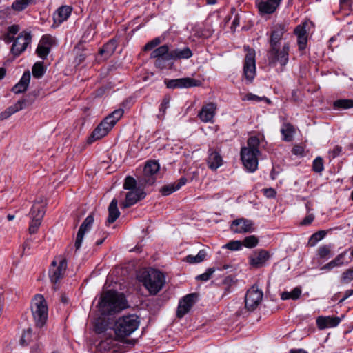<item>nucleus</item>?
Returning <instances> with one entry per match:
<instances>
[{
    "mask_svg": "<svg viewBox=\"0 0 353 353\" xmlns=\"http://www.w3.org/2000/svg\"><path fill=\"white\" fill-rule=\"evenodd\" d=\"M287 31L288 28L285 23H276L267 33L270 37V48L267 53L268 64L272 67L279 65L281 71H283L289 61L290 42H284L281 45Z\"/></svg>",
    "mask_w": 353,
    "mask_h": 353,
    "instance_id": "1",
    "label": "nucleus"
},
{
    "mask_svg": "<svg viewBox=\"0 0 353 353\" xmlns=\"http://www.w3.org/2000/svg\"><path fill=\"white\" fill-rule=\"evenodd\" d=\"M260 141L257 137H251L248 139L247 145L241 149V159L245 169L250 172H255L258 168V157L260 154Z\"/></svg>",
    "mask_w": 353,
    "mask_h": 353,
    "instance_id": "2",
    "label": "nucleus"
},
{
    "mask_svg": "<svg viewBox=\"0 0 353 353\" xmlns=\"http://www.w3.org/2000/svg\"><path fill=\"white\" fill-rule=\"evenodd\" d=\"M137 278L152 295H156L165 284L164 275L161 272L152 268L140 270Z\"/></svg>",
    "mask_w": 353,
    "mask_h": 353,
    "instance_id": "3",
    "label": "nucleus"
},
{
    "mask_svg": "<svg viewBox=\"0 0 353 353\" xmlns=\"http://www.w3.org/2000/svg\"><path fill=\"white\" fill-rule=\"evenodd\" d=\"M99 304L103 312L111 313L125 308L126 301L123 294L109 290L101 296Z\"/></svg>",
    "mask_w": 353,
    "mask_h": 353,
    "instance_id": "4",
    "label": "nucleus"
},
{
    "mask_svg": "<svg viewBox=\"0 0 353 353\" xmlns=\"http://www.w3.org/2000/svg\"><path fill=\"white\" fill-rule=\"evenodd\" d=\"M139 325V317L136 315H126L118 318L113 327L116 338L121 339L130 336Z\"/></svg>",
    "mask_w": 353,
    "mask_h": 353,
    "instance_id": "5",
    "label": "nucleus"
},
{
    "mask_svg": "<svg viewBox=\"0 0 353 353\" xmlns=\"http://www.w3.org/2000/svg\"><path fill=\"white\" fill-rule=\"evenodd\" d=\"M32 314L37 327H42L48 319V306L44 297L41 294L34 296L31 303Z\"/></svg>",
    "mask_w": 353,
    "mask_h": 353,
    "instance_id": "6",
    "label": "nucleus"
},
{
    "mask_svg": "<svg viewBox=\"0 0 353 353\" xmlns=\"http://www.w3.org/2000/svg\"><path fill=\"white\" fill-rule=\"evenodd\" d=\"M45 214V206L41 203H34L30 211V221L28 231L30 234H36L41 224Z\"/></svg>",
    "mask_w": 353,
    "mask_h": 353,
    "instance_id": "7",
    "label": "nucleus"
},
{
    "mask_svg": "<svg viewBox=\"0 0 353 353\" xmlns=\"http://www.w3.org/2000/svg\"><path fill=\"white\" fill-rule=\"evenodd\" d=\"M67 269V261L63 256H58L51 263L49 269V277L52 283H58L65 275Z\"/></svg>",
    "mask_w": 353,
    "mask_h": 353,
    "instance_id": "8",
    "label": "nucleus"
},
{
    "mask_svg": "<svg viewBox=\"0 0 353 353\" xmlns=\"http://www.w3.org/2000/svg\"><path fill=\"white\" fill-rule=\"evenodd\" d=\"M246 54L243 65V74L248 82H252L256 75L255 50L248 46H244Z\"/></svg>",
    "mask_w": 353,
    "mask_h": 353,
    "instance_id": "9",
    "label": "nucleus"
},
{
    "mask_svg": "<svg viewBox=\"0 0 353 353\" xmlns=\"http://www.w3.org/2000/svg\"><path fill=\"white\" fill-rule=\"evenodd\" d=\"M312 27V22L309 20H306L296 26L294 28V34L297 37V44L300 50H303L306 48L308 40V34Z\"/></svg>",
    "mask_w": 353,
    "mask_h": 353,
    "instance_id": "10",
    "label": "nucleus"
},
{
    "mask_svg": "<svg viewBox=\"0 0 353 353\" xmlns=\"http://www.w3.org/2000/svg\"><path fill=\"white\" fill-rule=\"evenodd\" d=\"M263 292L256 285L252 286L246 292L245 297V307L248 311H254L262 301Z\"/></svg>",
    "mask_w": 353,
    "mask_h": 353,
    "instance_id": "11",
    "label": "nucleus"
},
{
    "mask_svg": "<svg viewBox=\"0 0 353 353\" xmlns=\"http://www.w3.org/2000/svg\"><path fill=\"white\" fill-rule=\"evenodd\" d=\"M31 39L32 37L30 32H21L13 42L10 50L11 53L14 57H19L26 50L28 46L30 43Z\"/></svg>",
    "mask_w": 353,
    "mask_h": 353,
    "instance_id": "12",
    "label": "nucleus"
},
{
    "mask_svg": "<svg viewBox=\"0 0 353 353\" xmlns=\"http://www.w3.org/2000/svg\"><path fill=\"white\" fill-rule=\"evenodd\" d=\"M168 88H189L198 87L201 85V81L190 77L180 78L176 79H167L164 81Z\"/></svg>",
    "mask_w": 353,
    "mask_h": 353,
    "instance_id": "13",
    "label": "nucleus"
},
{
    "mask_svg": "<svg viewBox=\"0 0 353 353\" xmlns=\"http://www.w3.org/2000/svg\"><path fill=\"white\" fill-rule=\"evenodd\" d=\"M270 254L268 251L258 249L254 250L248 257L249 264L254 268L263 267L270 259Z\"/></svg>",
    "mask_w": 353,
    "mask_h": 353,
    "instance_id": "14",
    "label": "nucleus"
},
{
    "mask_svg": "<svg viewBox=\"0 0 353 353\" xmlns=\"http://www.w3.org/2000/svg\"><path fill=\"white\" fill-rule=\"evenodd\" d=\"M283 0H256V6L261 15L272 14L279 8Z\"/></svg>",
    "mask_w": 353,
    "mask_h": 353,
    "instance_id": "15",
    "label": "nucleus"
},
{
    "mask_svg": "<svg viewBox=\"0 0 353 353\" xmlns=\"http://www.w3.org/2000/svg\"><path fill=\"white\" fill-rule=\"evenodd\" d=\"M94 223V216L92 214L88 215L81 225L77 234L74 246L76 250L80 249L83 242L85 234L90 230Z\"/></svg>",
    "mask_w": 353,
    "mask_h": 353,
    "instance_id": "16",
    "label": "nucleus"
},
{
    "mask_svg": "<svg viewBox=\"0 0 353 353\" xmlns=\"http://www.w3.org/2000/svg\"><path fill=\"white\" fill-rule=\"evenodd\" d=\"M159 164L155 161H149L143 168V181L148 184H152L154 182V175L159 172Z\"/></svg>",
    "mask_w": 353,
    "mask_h": 353,
    "instance_id": "17",
    "label": "nucleus"
},
{
    "mask_svg": "<svg viewBox=\"0 0 353 353\" xmlns=\"http://www.w3.org/2000/svg\"><path fill=\"white\" fill-rule=\"evenodd\" d=\"M145 194L142 189L129 190L125 195V201L121 204V208H127L134 205L139 200L145 198Z\"/></svg>",
    "mask_w": 353,
    "mask_h": 353,
    "instance_id": "18",
    "label": "nucleus"
},
{
    "mask_svg": "<svg viewBox=\"0 0 353 353\" xmlns=\"http://www.w3.org/2000/svg\"><path fill=\"white\" fill-rule=\"evenodd\" d=\"M123 112V109H118L113 111L99 123V125L105 128V130L109 132L117 122L122 117Z\"/></svg>",
    "mask_w": 353,
    "mask_h": 353,
    "instance_id": "19",
    "label": "nucleus"
},
{
    "mask_svg": "<svg viewBox=\"0 0 353 353\" xmlns=\"http://www.w3.org/2000/svg\"><path fill=\"white\" fill-rule=\"evenodd\" d=\"M216 110V105L214 103H208L202 107L198 117L203 123H213Z\"/></svg>",
    "mask_w": 353,
    "mask_h": 353,
    "instance_id": "20",
    "label": "nucleus"
},
{
    "mask_svg": "<svg viewBox=\"0 0 353 353\" xmlns=\"http://www.w3.org/2000/svg\"><path fill=\"white\" fill-rule=\"evenodd\" d=\"M253 223L245 219H239L232 221L231 230L234 233H245L252 230Z\"/></svg>",
    "mask_w": 353,
    "mask_h": 353,
    "instance_id": "21",
    "label": "nucleus"
},
{
    "mask_svg": "<svg viewBox=\"0 0 353 353\" xmlns=\"http://www.w3.org/2000/svg\"><path fill=\"white\" fill-rule=\"evenodd\" d=\"M192 55L193 53L191 49L188 46H185L183 48H175L174 50H172L170 52L168 57L165 58V60L170 61L188 59L192 57Z\"/></svg>",
    "mask_w": 353,
    "mask_h": 353,
    "instance_id": "22",
    "label": "nucleus"
},
{
    "mask_svg": "<svg viewBox=\"0 0 353 353\" xmlns=\"http://www.w3.org/2000/svg\"><path fill=\"white\" fill-rule=\"evenodd\" d=\"M194 303V294H190L184 296L183 299L181 301H180L179 303L176 312L177 316L179 318H182L190 310Z\"/></svg>",
    "mask_w": 353,
    "mask_h": 353,
    "instance_id": "23",
    "label": "nucleus"
},
{
    "mask_svg": "<svg viewBox=\"0 0 353 353\" xmlns=\"http://www.w3.org/2000/svg\"><path fill=\"white\" fill-rule=\"evenodd\" d=\"M223 158L219 152L210 148L208 150V157L207 159V164L210 169L216 170L223 164Z\"/></svg>",
    "mask_w": 353,
    "mask_h": 353,
    "instance_id": "24",
    "label": "nucleus"
},
{
    "mask_svg": "<svg viewBox=\"0 0 353 353\" xmlns=\"http://www.w3.org/2000/svg\"><path fill=\"white\" fill-rule=\"evenodd\" d=\"M340 321V318L336 316H319L316 319V325L319 329L324 330L325 328L337 326Z\"/></svg>",
    "mask_w": 353,
    "mask_h": 353,
    "instance_id": "25",
    "label": "nucleus"
},
{
    "mask_svg": "<svg viewBox=\"0 0 353 353\" xmlns=\"http://www.w3.org/2000/svg\"><path fill=\"white\" fill-rule=\"evenodd\" d=\"M72 10V7L69 6H63L59 8L53 15L54 23L60 25L66 21L70 16Z\"/></svg>",
    "mask_w": 353,
    "mask_h": 353,
    "instance_id": "26",
    "label": "nucleus"
},
{
    "mask_svg": "<svg viewBox=\"0 0 353 353\" xmlns=\"http://www.w3.org/2000/svg\"><path fill=\"white\" fill-rule=\"evenodd\" d=\"M186 182L187 179L185 177H181L178 181L163 185L160 189V192L163 196H168L175 191L179 190L186 183Z\"/></svg>",
    "mask_w": 353,
    "mask_h": 353,
    "instance_id": "27",
    "label": "nucleus"
},
{
    "mask_svg": "<svg viewBox=\"0 0 353 353\" xmlns=\"http://www.w3.org/2000/svg\"><path fill=\"white\" fill-rule=\"evenodd\" d=\"M169 47L168 45H163L157 48L154 49L150 54V58L152 59H157L155 61V65L159 66L161 61L159 60L160 58H163L165 59V57H168L169 53Z\"/></svg>",
    "mask_w": 353,
    "mask_h": 353,
    "instance_id": "28",
    "label": "nucleus"
},
{
    "mask_svg": "<svg viewBox=\"0 0 353 353\" xmlns=\"http://www.w3.org/2000/svg\"><path fill=\"white\" fill-rule=\"evenodd\" d=\"M30 80V73L29 71L25 72L22 75L19 82L17 83L13 88L12 91L16 94H19L25 92L29 85Z\"/></svg>",
    "mask_w": 353,
    "mask_h": 353,
    "instance_id": "29",
    "label": "nucleus"
},
{
    "mask_svg": "<svg viewBox=\"0 0 353 353\" xmlns=\"http://www.w3.org/2000/svg\"><path fill=\"white\" fill-rule=\"evenodd\" d=\"M118 201L116 199H113L108 207V217L107 222L109 224L114 223L119 216L120 212L117 208Z\"/></svg>",
    "mask_w": 353,
    "mask_h": 353,
    "instance_id": "30",
    "label": "nucleus"
},
{
    "mask_svg": "<svg viewBox=\"0 0 353 353\" xmlns=\"http://www.w3.org/2000/svg\"><path fill=\"white\" fill-rule=\"evenodd\" d=\"M281 133L283 135V139L285 141L290 142L293 139L295 128L291 123H284L281 127Z\"/></svg>",
    "mask_w": 353,
    "mask_h": 353,
    "instance_id": "31",
    "label": "nucleus"
},
{
    "mask_svg": "<svg viewBox=\"0 0 353 353\" xmlns=\"http://www.w3.org/2000/svg\"><path fill=\"white\" fill-rule=\"evenodd\" d=\"M37 0H14L11 8L13 10L19 12L26 10L30 5L34 4Z\"/></svg>",
    "mask_w": 353,
    "mask_h": 353,
    "instance_id": "32",
    "label": "nucleus"
},
{
    "mask_svg": "<svg viewBox=\"0 0 353 353\" xmlns=\"http://www.w3.org/2000/svg\"><path fill=\"white\" fill-rule=\"evenodd\" d=\"M108 134V132L105 130V128L101 127L99 124L88 138V142L92 143L97 140L101 139Z\"/></svg>",
    "mask_w": 353,
    "mask_h": 353,
    "instance_id": "33",
    "label": "nucleus"
},
{
    "mask_svg": "<svg viewBox=\"0 0 353 353\" xmlns=\"http://www.w3.org/2000/svg\"><path fill=\"white\" fill-rule=\"evenodd\" d=\"M109 329L108 321L104 318H98L94 324V331L97 334L106 333Z\"/></svg>",
    "mask_w": 353,
    "mask_h": 353,
    "instance_id": "34",
    "label": "nucleus"
},
{
    "mask_svg": "<svg viewBox=\"0 0 353 353\" xmlns=\"http://www.w3.org/2000/svg\"><path fill=\"white\" fill-rule=\"evenodd\" d=\"M335 110H341L353 108V99H338L333 103Z\"/></svg>",
    "mask_w": 353,
    "mask_h": 353,
    "instance_id": "35",
    "label": "nucleus"
},
{
    "mask_svg": "<svg viewBox=\"0 0 353 353\" xmlns=\"http://www.w3.org/2000/svg\"><path fill=\"white\" fill-rule=\"evenodd\" d=\"M117 46V45L116 41L111 39L105 45H103V48L100 49L99 53L101 54H106L108 57H109L114 53Z\"/></svg>",
    "mask_w": 353,
    "mask_h": 353,
    "instance_id": "36",
    "label": "nucleus"
},
{
    "mask_svg": "<svg viewBox=\"0 0 353 353\" xmlns=\"http://www.w3.org/2000/svg\"><path fill=\"white\" fill-rule=\"evenodd\" d=\"M206 256V252L205 250H201L196 256L188 255L184 261L189 263H198L204 261Z\"/></svg>",
    "mask_w": 353,
    "mask_h": 353,
    "instance_id": "37",
    "label": "nucleus"
},
{
    "mask_svg": "<svg viewBox=\"0 0 353 353\" xmlns=\"http://www.w3.org/2000/svg\"><path fill=\"white\" fill-rule=\"evenodd\" d=\"M301 292V289L299 287H296L291 292H283L281 297L283 300H296L300 297Z\"/></svg>",
    "mask_w": 353,
    "mask_h": 353,
    "instance_id": "38",
    "label": "nucleus"
},
{
    "mask_svg": "<svg viewBox=\"0 0 353 353\" xmlns=\"http://www.w3.org/2000/svg\"><path fill=\"white\" fill-rule=\"evenodd\" d=\"M46 69L43 66V63L41 61L36 62L32 69V75L34 78L39 79L45 73Z\"/></svg>",
    "mask_w": 353,
    "mask_h": 353,
    "instance_id": "39",
    "label": "nucleus"
},
{
    "mask_svg": "<svg viewBox=\"0 0 353 353\" xmlns=\"http://www.w3.org/2000/svg\"><path fill=\"white\" fill-rule=\"evenodd\" d=\"M326 235V232L320 230L314 233L309 239L308 244L310 246H314L319 241L322 240Z\"/></svg>",
    "mask_w": 353,
    "mask_h": 353,
    "instance_id": "40",
    "label": "nucleus"
},
{
    "mask_svg": "<svg viewBox=\"0 0 353 353\" xmlns=\"http://www.w3.org/2000/svg\"><path fill=\"white\" fill-rule=\"evenodd\" d=\"M242 242L243 246L248 248L256 247L259 243V239L254 235L245 237Z\"/></svg>",
    "mask_w": 353,
    "mask_h": 353,
    "instance_id": "41",
    "label": "nucleus"
},
{
    "mask_svg": "<svg viewBox=\"0 0 353 353\" xmlns=\"http://www.w3.org/2000/svg\"><path fill=\"white\" fill-rule=\"evenodd\" d=\"M26 100H19L17 103L13 104L12 105L9 106L7 110L10 112L11 115L17 112L19 110H23L26 106Z\"/></svg>",
    "mask_w": 353,
    "mask_h": 353,
    "instance_id": "42",
    "label": "nucleus"
},
{
    "mask_svg": "<svg viewBox=\"0 0 353 353\" xmlns=\"http://www.w3.org/2000/svg\"><path fill=\"white\" fill-rule=\"evenodd\" d=\"M50 48L47 47V46H43L41 43L38 44V46L36 49L37 54L41 59H45L48 54L50 53Z\"/></svg>",
    "mask_w": 353,
    "mask_h": 353,
    "instance_id": "43",
    "label": "nucleus"
},
{
    "mask_svg": "<svg viewBox=\"0 0 353 353\" xmlns=\"http://www.w3.org/2000/svg\"><path fill=\"white\" fill-rule=\"evenodd\" d=\"M331 254L330 247L328 245L320 246L317 250V255L321 259H328Z\"/></svg>",
    "mask_w": 353,
    "mask_h": 353,
    "instance_id": "44",
    "label": "nucleus"
},
{
    "mask_svg": "<svg viewBox=\"0 0 353 353\" xmlns=\"http://www.w3.org/2000/svg\"><path fill=\"white\" fill-rule=\"evenodd\" d=\"M353 280V268L345 270L341 277L342 283H349Z\"/></svg>",
    "mask_w": 353,
    "mask_h": 353,
    "instance_id": "45",
    "label": "nucleus"
},
{
    "mask_svg": "<svg viewBox=\"0 0 353 353\" xmlns=\"http://www.w3.org/2000/svg\"><path fill=\"white\" fill-rule=\"evenodd\" d=\"M312 170L315 172L321 173L324 170L323 160L321 157H318L313 161Z\"/></svg>",
    "mask_w": 353,
    "mask_h": 353,
    "instance_id": "46",
    "label": "nucleus"
},
{
    "mask_svg": "<svg viewBox=\"0 0 353 353\" xmlns=\"http://www.w3.org/2000/svg\"><path fill=\"white\" fill-rule=\"evenodd\" d=\"M137 181L136 180L130 176H128L125 178L123 188L125 190H132L134 189H140L139 188L136 187Z\"/></svg>",
    "mask_w": 353,
    "mask_h": 353,
    "instance_id": "47",
    "label": "nucleus"
},
{
    "mask_svg": "<svg viewBox=\"0 0 353 353\" xmlns=\"http://www.w3.org/2000/svg\"><path fill=\"white\" fill-rule=\"evenodd\" d=\"M19 30H20V28L18 25L14 24L11 26H9L8 28L6 42H8V43L11 42L14 39V36L18 33Z\"/></svg>",
    "mask_w": 353,
    "mask_h": 353,
    "instance_id": "48",
    "label": "nucleus"
},
{
    "mask_svg": "<svg viewBox=\"0 0 353 353\" xmlns=\"http://www.w3.org/2000/svg\"><path fill=\"white\" fill-rule=\"evenodd\" d=\"M215 270H216L215 268H208V269H207L205 272H204L200 275H198L196 277V279L202 281H207L211 278L212 274L215 272Z\"/></svg>",
    "mask_w": 353,
    "mask_h": 353,
    "instance_id": "49",
    "label": "nucleus"
},
{
    "mask_svg": "<svg viewBox=\"0 0 353 353\" xmlns=\"http://www.w3.org/2000/svg\"><path fill=\"white\" fill-rule=\"evenodd\" d=\"M243 246L242 242L240 241H231L223 246L230 250H239Z\"/></svg>",
    "mask_w": 353,
    "mask_h": 353,
    "instance_id": "50",
    "label": "nucleus"
},
{
    "mask_svg": "<svg viewBox=\"0 0 353 353\" xmlns=\"http://www.w3.org/2000/svg\"><path fill=\"white\" fill-rule=\"evenodd\" d=\"M161 40L159 38L157 37L152 39V41H149L148 43L145 44V46L143 48V50L145 51L150 50L155 47H157L159 44H160Z\"/></svg>",
    "mask_w": 353,
    "mask_h": 353,
    "instance_id": "51",
    "label": "nucleus"
},
{
    "mask_svg": "<svg viewBox=\"0 0 353 353\" xmlns=\"http://www.w3.org/2000/svg\"><path fill=\"white\" fill-rule=\"evenodd\" d=\"M265 99V97H260L256 94L252 93H248L244 94L241 99L242 101H261L263 99Z\"/></svg>",
    "mask_w": 353,
    "mask_h": 353,
    "instance_id": "52",
    "label": "nucleus"
},
{
    "mask_svg": "<svg viewBox=\"0 0 353 353\" xmlns=\"http://www.w3.org/2000/svg\"><path fill=\"white\" fill-rule=\"evenodd\" d=\"M347 253V250H345L342 253L338 254L334 259V261L340 265H347L348 263V261H345V256L346 254Z\"/></svg>",
    "mask_w": 353,
    "mask_h": 353,
    "instance_id": "53",
    "label": "nucleus"
},
{
    "mask_svg": "<svg viewBox=\"0 0 353 353\" xmlns=\"http://www.w3.org/2000/svg\"><path fill=\"white\" fill-rule=\"evenodd\" d=\"M170 99L169 97L165 96L161 101L159 107V112H162L163 115L165 114L166 110L169 108Z\"/></svg>",
    "mask_w": 353,
    "mask_h": 353,
    "instance_id": "54",
    "label": "nucleus"
},
{
    "mask_svg": "<svg viewBox=\"0 0 353 353\" xmlns=\"http://www.w3.org/2000/svg\"><path fill=\"white\" fill-rule=\"evenodd\" d=\"M54 42V39L50 35H44L41 39L39 43L43 44V46H47V47H49L51 48V46Z\"/></svg>",
    "mask_w": 353,
    "mask_h": 353,
    "instance_id": "55",
    "label": "nucleus"
},
{
    "mask_svg": "<svg viewBox=\"0 0 353 353\" xmlns=\"http://www.w3.org/2000/svg\"><path fill=\"white\" fill-rule=\"evenodd\" d=\"M30 335H31V330L30 329H28L22 334V336H21V344L23 345H28L27 340L29 339V338L30 337Z\"/></svg>",
    "mask_w": 353,
    "mask_h": 353,
    "instance_id": "56",
    "label": "nucleus"
},
{
    "mask_svg": "<svg viewBox=\"0 0 353 353\" xmlns=\"http://www.w3.org/2000/svg\"><path fill=\"white\" fill-rule=\"evenodd\" d=\"M292 152L294 155L303 156L304 153V148L301 145H296L293 147Z\"/></svg>",
    "mask_w": 353,
    "mask_h": 353,
    "instance_id": "57",
    "label": "nucleus"
},
{
    "mask_svg": "<svg viewBox=\"0 0 353 353\" xmlns=\"http://www.w3.org/2000/svg\"><path fill=\"white\" fill-rule=\"evenodd\" d=\"M314 219V216L312 214H310L305 216L303 221H301V224L303 225H310Z\"/></svg>",
    "mask_w": 353,
    "mask_h": 353,
    "instance_id": "58",
    "label": "nucleus"
},
{
    "mask_svg": "<svg viewBox=\"0 0 353 353\" xmlns=\"http://www.w3.org/2000/svg\"><path fill=\"white\" fill-rule=\"evenodd\" d=\"M264 194L268 198H273L276 196V191L273 188H266L263 190Z\"/></svg>",
    "mask_w": 353,
    "mask_h": 353,
    "instance_id": "59",
    "label": "nucleus"
},
{
    "mask_svg": "<svg viewBox=\"0 0 353 353\" xmlns=\"http://www.w3.org/2000/svg\"><path fill=\"white\" fill-rule=\"evenodd\" d=\"M341 152H342V147L339 146V145H336L334 148L333 150L332 151V157L333 158L336 157L341 153Z\"/></svg>",
    "mask_w": 353,
    "mask_h": 353,
    "instance_id": "60",
    "label": "nucleus"
},
{
    "mask_svg": "<svg viewBox=\"0 0 353 353\" xmlns=\"http://www.w3.org/2000/svg\"><path fill=\"white\" fill-rule=\"evenodd\" d=\"M11 116L7 108L0 113V120H5Z\"/></svg>",
    "mask_w": 353,
    "mask_h": 353,
    "instance_id": "61",
    "label": "nucleus"
},
{
    "mask_svg": "<svg viewBox=\"0 0 353 353\" xmlns=\"http://www.w3.org/2000/svg\"><path fill=\"white\" fill-rule=\"evenodd\" d=\"M353 294V290H347L345 292L344 296L339 301V303L343 302L346 299Z\"/></svg>",
    "mask_w": 353,
    "mask_h": 353,
    "instance_id": "62",
    "label": "nucleus"
},
{
    "mask_svg": "<svg viewBox=\"0 0 353 353\" xmlns=\"http://www.w3.org/2000/svg\"><path fill=\"white\" fill-rule=\"evenodd\" d=\"M289 353H307L304 349H291Z\"/></svg>",
    "mask_w": 353,
    "mask_h": 353,
    "instance_id": "63",
    "label": "nucleus"
},
{
    "mask_svg": "<svg viewBox=\"0 0 353 353\" xmlns=\"http://www.w3.org/2000/svg\"><path fill=\"white\" fill-rule=\"evenodd\" d=\"M333 268L331 265V264L329 263H327V264L324 265L323 266H322L321 268V270H325V271H330L332 270Z\"/></svg>",
    "mask_w": 353,
    "mask_h": 353,
    "instance_id": "64",
    "label": "nucleus"
}]
</instances>
